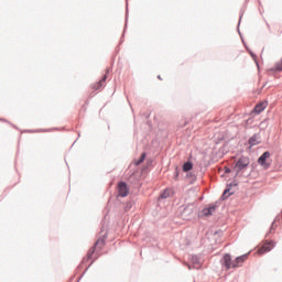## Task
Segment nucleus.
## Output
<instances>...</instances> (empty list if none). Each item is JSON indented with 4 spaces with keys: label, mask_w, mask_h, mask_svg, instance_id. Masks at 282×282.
I'll return each instance as SVG.
<instances>
[{
    "label": "nucleus",
    "mask_w": 282,
    "mask_h": 282,
    "mask_svg": "<svg viewBox=\"0 0 282 282\" xmlns=\"http://www.w3.org/2000/svg\"><path fill=\"white\" fill-rule=\"evenodd\" d=\"M249 164H250V159L248 156L240 158L235 165L236 174L238 175L240 171L248 169Z\"/></svg>",
    "instance_id": "1"
},
{
    "label": "nucleus",
    "mask_w": 282,
    "mask_h": 282,
    "mask_svg": "<svg viewBox=\"0 0 282 282\" xmlns=\"http://www.w3.org/2000/svg\"><path fill=\"white\" fill-rule=\"evenodd\" d=\"M217 210V206L213 205L207 208H204L202 212L198 213V217H210V215L215 214Z\"/></svg>",
    "instance_id": "2"
},
{
    "label": "nucleus",
    "mask_w": 282,
    "mask_h": 282,
    "mask_svg": "<svg viewBox=\"0 0 282 282\" xmlns=\"http://www.w3.org/2000/svg\"><path fill=\"white\" fill-rule=\"evenodd\" d=\"M270 158V152H264L259 159H258V164L260 166H264V169H268L270 166V163L268 162V159Z\"/></svg>",
    "instance_id": "3"
},
{
    "label": "nucleus",
    "mask_w": 282,
    "mask_h": 282,
    "mask_svg": "<svg viewBox=\"0 0 282 282\" xmlns=\"http://www.w3.org/2000/svg\"><path fill=\"white\" fill-rule=\"evenodd\" d=\"M118 193H119V197H127V195H129V187L127 186V183L124 182L119 183Z\"/></svg>",
    "instance_id": "4"
},
{
    "label": "nucleus",
    "mask_w": 282,
    "mask_h": 282,
    "mask_svg": "<svg viewBox=\"0 0 282 282\" xmlns=\"http://www.w3.org/2000/svg\"><path fill=\"white\" fill-rule=\"evenodd\" d=\"M191 261L194 270H199L202 268V258L198 256H192Z\"/></svg>",
    "instance_id": "5"
},
{
    "label": "nucleus",
    "mask_w": 282,
    "mask_h": 282,
    "mask_svg": "<svg viewBox=\"0 0 282 282\" xmlns=\"http://www.w3.org/2000/svg\"><path fill=\"white\" fill-rule=\"evenodd\" d=\"M272 248H274V242H267L262 248L258 250V254H265V252H270Z\"/></svg>",
    "instance_id": "6"
},
{
    "label": "nucleus",
    "mask_w": 282,
    "mask_h": 282,
    "mask_svg": "<svg viewBox=\"0 0 282 282\" xmlns=\"http://www.w3.org/2000/svg\"><path fill=\"white\" fill-rule=\"evenodd\" d=\"M246 259H248V253L236 258V260L232 262V268H239V265H241Z\"/></svg>",
    "instance_id": "7"
},
{
    "label": "nucleus",
    "mask_w": 282,
    "mask_h": 282,
    "mask_svg": "<svg viewBox=\"0 0 282 282\" xmlns=\"http://www.w3.org/2000/svg\"><path fill=\"white\" fill-rule=\"evenodd\" d=\"M224 265L227 268V270H230V268H232V258H230V254H225L224 259Z\"/></svg>",
    "instance_id": "8"
},
{
    "label": "nucleus",
    "mask_w": 282,
    "mask_h": 282,
    "mask_svg": "<svg viewBox=\"0 0 282 282\" xmlns=\"http://www.w3.org/2000/svg\"><path fill=\"white\" fill-rule=\"evenodd\" d=\"M259 142H261V137H259V134H254L253 137H251L249 139L250 147H257V144H259Z\"/></svg>",
    "instance_id": "9"
},
{
    "label": "nucleus",
    "mask_w": 282,
    "mask_h": 282,
    "mask_svg": "<svg viewBox=\"0 0 282 282\" xmlns=\"http://www.w3.org/2000/svg\"><path fill=\"white\" fill-rule=\"evenodd\" d=\"M265 107H268V102H267V101L261 102V104H259V105H257V106L254 107V112H256V113H261L262 111L265 110Z\"/></svg>",
    "instance_id": "10"
},
{
    "label": "nucleus",
    "mask_w": 282,
    "mask_h": 282,
    "mask_svg": "<svg viewBox=\"0 0 282 282\" xmlns=\"http://www.w3.org/2000/svg\"><path fill=\"white\" fill-rule=\"evenodd\" d=\"M193 169V163L191 162H186L183 165V171H185V173H188V171H191Z\"/></svg>",
    "instance_id": "11"
},
{
    "label": "nucleus",
    "mask_w": 282,
    "mask_h": 282,
    "mask_svg": "<svg viewBox=\"0 0 282 282\" xmlns=\"http://www.w3.org/2000/svg\"><path fill=\"white\" fill-rule=\"evenodd\" d=\"M145 159H147V154H145V153H142V154H141V158H140L138 161H135V165H137V166H140V164H142Z\"/></svg>",
    "instance_id": "12"
},
{
    "label": "nucleus",
    "mask_w": 282,
    "mask_h": 282,
    "mask_svg": "<svg viewBox=\"0 0 282 282\" xmlns=\"http://www.w3.org/2000/svg\"><path fill=\"white\" fill-rule=\"evenodd\" d=\"M96 246L99 248H102V246H105V239L104 238H99L97 241H96Z\"/></svg>",
    "instance_id": "13"
},
{
    "label": "nucleus",
    "mask_w": 282,
    "mask_h": 282,
    "mask_svg": "<svg viewBox=\"0 0 282 282\" xmlns=\"http://www.w3.org/2000/svg\"><path fill=\"white\" fill-rule=\"evenodd\" d=\"M275 72H282V58L278 64H275Z\"/></svg>",
    "instance_id": "14"
},
{
    "label": "nucleus",
    "mask_w": 282,
    "mask_h": 282,
    "mask_svg": "<svg viewBox=\"0 0 282 282\" xmlns=\"http://www.w3.org/2000/svg\"><path fill=\"white\" fill-rule=\"evenodd\" d=\"M169 195H171V191H165L161 194V199H166V197H169Z\"/></svg>",
    "instance_id": "15"
},
{
    "label": "nucleus",
    "mask_w": 282,
    "mask_h": 282,
    "mask_svg": "<svg viewBox=\"0 0 282 282\" xmlns=\"http://www.w3.org/2000/svg\"><path fill=\"white\" fill-rule=\"evenodd\" d=\"M188 210H189L191 213H193V206L186 207V208L184 209V212H183V215H186V213H188Z\"/></svg>",
    "instance_id": "16"
},
{
    "label": "nucleus",
    "mask_w": 282,
    "mask_h": 282,
    "mask_svg": "<svg viewBox=\"0 0 282 282\" xmlns=\"http://www.w3.org/2000/svg\"><path fill=\"white\" fill-rule=\"evenodd\" d=\"M107 78V76H105L104 78H102V80H100L99 83H98V85H97V89H100V87H102V83H105V79Z\"/></svg>",
    "instance_id": "17"
},
{
    "label": "nucleus",
    "mask_w": 282,
    "mask_h": 282,
    "mask_svg": "<svg viewBox=\"0 0 282 282\" xmlns=\"http://www.w3.org/2000/svg\"><path fill=\"white\" fill-rule=\"evenodd\" d=\"M131 206H133L131 203H128L127 205H126V208H124V210L127 212V210H131Z\"/></svg>",
    "instance_id": "18"
},
{
    "label": "nucleus",
    "mask_w": 282,
    "mask_h": 282,
    "mask_svg": "<svg viewBox=\"0 0 282 282\" xmlns=\"http://www.w3.org/2000/svg\"><path fill=\"white\" fill-rule=\"evenodd\" d=\"M228 193H230V188L225 189L223 197H228V196H226V195H228Z\"/></svg>",
    "instance_id": "19"
},
{
    "label": "nucleus",
    "mask_w": 282,
    "mask_h": 282,
    "mask_svg": "<svg viewBox=\"0 0 282 282\" xmlns=\"http://www.w3.org/2000/svg\"><path fill=\"white\" fill-rule=\"evenodd\" d=\"M251 56H252L253 61H257V56H254V54L251 53Z\"/></svg>",
    "instance_id": "20"
},
{
    "label": "nucleus",
    "mask_w": 282,
    "mask_h": 282,
    "mask_svg": "<svg viewBox=\"0 0 282 282\" xmlns=\"http://www.w3.org/2000/svg\"><path fill=\"white\" fill-rule=\"evenodd\" d=\"M271 228H274V223H272Z\"/></svg>",
    "instance_id": "21"
},
{
    "label": "nucleus",
    "mask_w": 282,
    "mask_h": 282,
    "mask_svg": "<svg viewBox=\"0 0 282 282\" xmlns=\"http://www.w3.org/2000/svg\"><path fill=\"white\" fill-rule=\"evenodd\" d=\"M188 269H189V270H192V269H193V267H192V265H188Z\"/></svg>",
    "instance_id": "22"
},
{
    "label": "nucleus",
    "mask_w": 282,
    "mask_h": 282,
    "mask_svg": "<svg viewBox=\"0 0 282 282\" xmlns=\"http://www.w3.org/2000/svg\"><path fill=\"white\" fill-rule=\"evenodd\" d=\"M226 173H230V170H227Z\"/></svg>",
    "instance_id": "23"
}]
</instances>
